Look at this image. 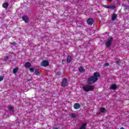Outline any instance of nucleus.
I'll return each mask as SVG.
<instances>
[{
    "label": "nucleus",
    "mask_w": 129,
    "mask_h": 129,
    "mask_svg": "<svg viewBox=\"0 0 129 129\" xmlns=\"http://www.w3.org/2000/svg\"><path fill=\"white\" fill-rule=\"evenodd\" d=\"M25 67H26V68H30V67H31V63L27 62L25 63Z\"/></svg>",
    "instance_id": "2eb2a0df"
},
{
    "label": "nucleus",
    "mask_w": 129,
    "mask_h": 129,
    "mask_svg": "<svg viewBox=\"0 0 129 129\" xmlns=\"http://www.w3.org/2000/svg\"><path fill=\"white\" fill-rule=\"evenodd\" d=\"M53 129H58V128H53Z\"/></svg>",
    "instance_id": "72a5a7b5"
},
{
    "label": "nucleus",
    "mask_w": 129,
    "mask_h": 129,
    "mask_svg": "<svg viewBox=\"0 0 129 129\" xmlns=\"http://www.w3.org/2000/svg\"><path fill=\"white\" fill-rule=\"evenodd\" d=\"M75 109H79L80 108V104L79 103H76L74 105Z\"/></svg>",
    "instance_id": "0eeeda50"
},
{
    "label": "nucleus",
    "mask_w": 129,
    "mask_h": 129,
    "mask_svg": "<svg viewBox=\"0 0 129 129\" xmlns=\"http://www.w3.org/2000/svg\"><path fill=\"white\" fill-rule=\"evenodd\" d=\"M98 79V78H96L93 76L90 77V78H88L87 82L88 84H93V83H95V82L97 81Z\"/></svg>",
    "instance_id": "f03ea898"
},
{
    "label": "nucleus",
    "mask_w": 129,
    "mask_h": 129,
    "mask_svg": "<svg viewBox=\"0 0 129 129\" xmlns=\"http://www.w3.org/2000/svg\"><path fill=\"white\" fill-rule=\"evenodd\" d=\"M120 129H124V128L122 127Z\"/></svg>",
    "instance_id": "c756f323"
},
{
    "label": "nucleus",
    "mask_w": 129,
    "mask_h": 129,
    "mask_svg": "<svg viewBox=\"0 0 129 129\" xmlns=\"http://www.w3.org/2000/svg\"><path fill=\"white\" fill-rule=\"evenodd\" d=\"M30 72L33 73V72H34V71H35V70L33 68H30Z\"/></svg>",
    "instance_id": "5701e85b"
},
{
    "label": "nucleus",
    "mask_w": 129,
    "mask_h": 129,
    "mask_svg": "<svg viewBox=\"0 0 129 129\" xmlns=\"http://www.w3.org/2000/svg\"><path fill=\"white\" fill-rule=\"evenodd\" d=\"M100 111L101 112H105V109L104 108H101Z\"/></svg>",
    "instance_id": "412c9836"
},
{
    "label": "nucleus",
    "mask_w": 129,
    "mask_h": 129,
    "mask_svg": "<svg viewBox=\"0 0 129 129\" xmlns=\"http://www.w3.org/2000/svg\"><path fill=\"white\" fill-rule=\"evenodd\" d=\"M104 66H105V67H107V66H109V63H105L104 64Z\"/></svg>",
    "instance_id": "393cba45"
},
{
    "label": "nucleus",
    "mask_w": 129,
    "mask_h": 129,
    "mask_svg": "<svg viewBox=\"0 0 129 129\" xmlns=\"http://www.w3.org/2000/svg\"><path fill=\"white\" fill-rule=\"evenodd\" d=\"M110 88L112 89V90H115V89L117 88L116 85L115 84H112Z\"/></svg>",
    "instance_id": "f8f14e48"
},
{
    "label": "nucleus",
    "mask_w": 129,
    "mask_h": 129,
    "mask_svg": "<svg viewBox=\"0 0 129 129\" xmlns=\"http://www.w3.org/2000/svg\"><path fill=\"white\" fill-rule=\"evenodd\" d=\"M4 80V76H0V82Z\"/></svg>",
    "instance_id": "4be33fe9"
},
{
    "label": "nucleus",
    "mask_w": 129,
    "mask_h": 129,
    "mask_svg": "<svg viewBox=\"0 0 129 129\" xmlns=\"http://www.w3.org/2000/svg\"><path fill=\"white\" fill-rule=\"evenodd\" d=\"M108 2H112V0H106Z\"/></svg>",
    "instance_id": "c85d7f7f"
},
{
    "label": "nucleus",
    "mask_w": 129,
    "mask_h": 129,
    "mask_svg": "<svg viewBox=\"0 0 129 129\" xmlns=\"http://www.w3.org/2000/svg\"><path fill=\"white\" fill-rule=\"evenodd\" d=\"M71 117H73V118H75L76 117V114H74V113H72L70 114Z\"/></svg>",
    "instance_id": "aec40b11"
},
{
    "label": "nucleus",
    "mask_w": 129,
    "mask_h": 129,
    "mask_svg": "<svg viewBox=\"0 0 129 129\" xmlns=\"http://www.w3.org/2000/svg\"><path fill=\"white\" fill-rule=\"evenodd\" d=\"M8 59H9V57L8 56H6L5 57L4 60H5V61H7Z\"/></svg>",
    "instance_id": "bb28decb"
},
{
    "label": "nucleus",
    "mask_w": 129,
    "mask_h": 129,
    "mask_svg": "<svg viewBox=\"0 0 129 129\" xmlns=\"http://www.w3.org/2000/svg\"><path fill=\"white\" fill-rule=\"evenodd\" d=\"M93 77H95V78H97L98 77H100V74L98 72H95L94 73V76Z\"/></svg>",
    "instance_id": "6e6552de"
},
{
    "label": "nucleus",
    "mask_w": 129,
    "mask_h": 129,
    "mask_svg": "<svg viewBox=\"0 0 129 129\" xmlns=\"http://www.w3.org/2000/svg\"><path fill=\"white\" fill-rule=\"evenodd\" d=\"M94 21L92 18H90L87 20V23L88 25H92L93 24Z\"/></svg>",
    "instance_id": "423d86ee"
},
{
    "label": "nucleus",
    "mask_w": 129,
    "mask_h": 129,
    "mask_svg": "<svg viewBox=\"0 0 129 129\" xmlns=\"http://www.w3.org/2000/svg\"><path fill=\"white\" fill-rule=\"evenodd\" d=\"M9 6V5L8 4V3H5L3 4V7L5 9H7V8Z\"/></svg>",
    "instance_id": "dca6fc26"
},
{
    "label": "nucleus",
    "mask_w": 129,
    "mask_h": 129,
    "mask_svg": "<svg viewBox=\"0 0 129 129\" xmlns=\"http://www.w3.org/2000/svg\"><path fill=\"white\" fill-rule=\"evenodd\" d=\"M15 43H14V42H13V43H12V45H14Z\"/></svg>",
    "instance_id": "473e14b6"
},
{
    "label": "nucleus",
    "mask_w": 129,
    "mask_h": 129,
    "mask_svg": "<svg viewBox=\"0 0 129 129\" xmlns=\"http://www.w3.org/2000/svg\"><path fill=\"white\" fill-rule=\"evenodd\" d=\"M18 70H19V68H15L13 70V73L14 74H16V73H17L18 72Z\"/></svg>",
    "instance_id": "f3484780"
},
{
    "label": "nucleus",
    "mask_w": 129,
    "mask_h": 129,
    "mask_svg": "<svg viewBox=\"0 0 129 129\" xmlns=\"http://www.w3.org/2000/svg\"><path fill=\"white\" fill-rule=\"evenodd\" d=\"M83 89L85 92H88L94 89V86L93 85H85L83 87Z\"/></svg>",
    "instance_id": "f257e3e1"
},
{
    "label": "nucleus",
    "mask_w": 129,
    "mask_h": 129,
    "mask_svg": "<svg viewBox=\"0 0 129 129\" xmlns=\"http://www.w3.org/2000/svg\"><path fill=\"white\" fill-rule=\"evenodd\" d=\"M111 43H112V37H109L106 42V46L107 48H109L110 45H111Z\"/></svg>",
    "instance_id": "7ed1b4c3"
},
{
    "label": "nucleus",
    "mask_w": 129,
    "mask_h": 129,
    "mask_svg": "<svg viewBox=\"0 0 129 129\" xmlns=\"http://www.w3.org/2000/svg\"><path fill=\"white\" fill-rule=\"evenodd\" d=\"M62 62H65V60H62Z\"/></svg>",
    "instance_id": "7c9ffc66"
},
{
    "label": "nucleus",
    "mask_w": 129,
    "mask_h": 129,
    "mask_svg": "<svg viewBox=\"0 0 129 129\" xmlns=\"http://www.w3.org/2000/svg\"><path fill=\"white\" fill-rule=\"evenodd\" d=\"M128 3H129V0H127Z\"/></svg>",
    "instance_id": "f704fd0d"
},
{
    "label": "nucleus",
    "mask_w": 129,
    "mask_h": 129,
    "mask_svg": "<svg viewBox=\"0 0 129 129\" xmlns=\"http://www.w3.org/2000/svg\"><path fill=\"white\" fill-rule=\"evenodd\" d=\"M23 21H24V22H25V23H28V21H29V17H28V16H23L22 18Z\"/></svg>",
    "instance_id": "9d476101"
},
{
    "label": "nucleus",
    "mask_w": 129,
    "mask_h": 129,
    "mask_svg": "<svg viewBox=\"0 0 129 129\" xmlns=\"http://www.w3.org/2000/svg\"><path fill=\"white\" fill-rule=\"evenodd\" d=\"M116 64H118V65H120V61H119V60H117V61H116Z\"/></svg>",
    "instance_id": "b1692460"
},
{
    "label": "nucleus",
    "mask_w": 129,
    "mask_h": 129,
    "mask_svg": "<svg viewBox=\"0 0 129 129\" xmlns=\"http://www.w3.org/2000/svg\"><path fill=\"white\" fill-rule=\"evenodd\" d=\"M35 74H36V75H39V73L35 72Z\"/></svg>",
    "instance_id": "cd10ccee"
},
{
    "label": "nucleus",
    "mask_w": 129,
    "mask_h": 129,
    "mask_svg": "<svg viewBox=\"0 0 129 129\" xmlns=\"http://www.w3.org/2000/svg\"><path fill=\"white\" fill-rule=\"evenodd\" d=\"M9 109L10 110V111H14V107L13 106H10L9 107Z\"/></svg>",
    "instance_id": "a211bd4d"
},
{
    "label": "nucleus",
    "mask_w": 129,
    "mask_h": 129,
    "mask_svg": "<svg viewBox=\"0 0 129 129\" xmlns=\"http://www.w3.org/2000/svg\"><path fill=\"white\" fill-rule=\"evenodd\" d=\"M128 8H129V7H128V6H127V8H126V9H128Z\"/></svg>",
    "instance_id": "2f4dec72"
},
{
    "label": "nucleus",
    "mask_w": 129,
    "mask_h": 129,
    "mask_svg": "<svg viewBox=\"0 0 129 129\" xmlns=\"http://www.w3.org/2000/svg\"><path fill=\"white\" fill-rule=\"evenodd\" d=\"M41 66H43V67L49 66V61L48 60H43L41 62Z\"/></svg>",
    "instance_id": "20e7f679"
},
{
    "label": "nucleus",
    "mask_w": 129,
    "mask_h": 129,
    "mask_svg": "<svg viewBox=\"0 0 129 129\" xmlns=\"http://www.w3.org/2000/svg\"><path fill=\"white\" fill-rule=\"evenodd\" d=\"M71 60H72V57L71 56H68L67 59V61L68 63H70L71 62Z\"/></svg>",
    "instance_id": "4468645a"
},
{
    "label": "nucleus",
    "mask_w": 129,
    "mask_h": 129,
    "mask_svg": "<svg viewBox=\"0 0 129 129\" xmlns=\"http://www.w3.org/2000/svg\"><path fill=\"white\" fill-rule=\"evenodd\" d=\"M79 71L81 73H83V72H85V69H84V68H83V67H80L79 68Z\"/></svg>",
    "instance_id": "1a4fd4ad"
},
{
    "label": "nucleus",
    "mask_w": 129,
    "mask_h": 129,
    "mask_svg": "<svg viewBox=\"0 0 129 129\" xmlns=\"http://www.w3.org/2000/svg\"><path fill=\"white\" fill-rule=\"evenodd\" d=\"M87 124L86 123H83L81 126L80 127V129H86V126Z\"/></svg>",
    "instance_id": "9b49d317"
},
{
    "label": "nucleus",
    "mask_w": 129,
    "mask_h": 129,
    "mask_svg": "<svg viewBox=\"0 0 129 129\" xmlns=\"http://www.w3.org/2000/svg\"><path fill=\"white\" fill-rule=\"evenodd\" d=\"M109 9H110V10H111V9L113 10V9H115V7L113 5H111V6H110Z\"/></svg>",
    "instance_id": "6ab92c4d"
},
{
    "label": "nucleus",
    "mask_w": 129,
    "mask_h": 129,
    "mask_svg": "<svg viewBox=\"0 0 129 129\" xmlns=\"http://www.w3.org/2000/svg\"><path fill=\"white\" fill-rule=\"evenodd\" d=\"M61 86L63 87H65V86H67V79H63L62 80V82L61 83Z\"/></svg>",
    "instance_id": "39448f33"
},
{
    "label": "nucleus",
    "mask_w": 129,
    "mask_h": 129,
    "mask_svg": "<svg viewBox=\"0 0 129 129\" xmlns=\"http://www.w3.org/2000/svg\"><path fill=\"white\" fill-rule=\"evenodd\" d=\"M117 15L115 14H113L112 16L111 20L112 21H115V19H116Z\"/></svg>",
    "instance_id": "ddd939ff"
},
{
    "label": "nucleus",
    "mask_w": 129,
    "mask_h": 129,
    "mask_svg": "<svg viewBox=\"0 0 129 129\" xmlns=\"http://www.w3.org/2000/svg\"><path fill=\"white\" fill-rule=\"evenodd\" d=\"M105 8H106V9H109L110 6L109 5H105Z\"/></svg>",
    "instance_id": "a878e982"
}]
</instances>
